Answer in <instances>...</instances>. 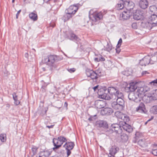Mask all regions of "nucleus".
<instances>
[{
	"label": "nucleus",
	"mask_w": 157,
	"mask_h": 157,
	"mask_svg": "<svg viewBox=\"0 0 157 157\" xmlns=\"http://www.w3.org/2000/svg\"><path fill=\"white\" fill-rule=\"evenodd\" d=\"M62 1V0H54V2L55 3L58 2H61Z\"/></svg>",
	"instance_id": "338daca9"
},
{
	"label": "nucleus",
	"mask_w": 157,
	"mask_h": 157,
	"mask_svg": "<svg viewBox=\"0 0 157 157\" xmlns=\"http://www.w3.org/2000/svg\"><path fill=\"white\" fill-rule=\"evenodd\" d=\"M70 36L71 40L76 42H79L80 40L78 37L73 33H71L70 34Z\"/></svg>",
	"instance_id": "cd10ccee"
},
{
	"label": "nucleus",
	"mask_w": 157,
	"mask_h": 157,
	"mask_svg": "<svg viewBox=\"0 0 157 157\" xmlns=\"http://www.w3.org/2000/svg\"><path fill=\"white\" fill-rule=\"evenodd\" d=\"M138 143L141 147H143L144 142H143L142 140H140L138 141Z\"/></svg>",
	"instance_id": "a18cd8bd"
},
{
	"label": "nucleus",
	"mask_w": 157,
	"mask_h": 157,
	"mask_svg": "<svg viewBox=\"0 0 157 157\" xmlns=\"http://www.w3.org/2000/svg\"><path fill=\"white\" fill-rule=\"evenodd\" d=\"M149 21L153 27L155 26L157 23V15L155 14L151 15L149 18Z\"/></svg>",
	"instance_id": "dca6fc26"
},
{
	"label": "nucleus",
	"mask_w": 157,
	"mask_h": 157,
	"mask_svg": "<svg viewBox=\"0 0 157 157\" xmlns=\"http://www.w3.org/2000/svg\"><path fill=\"white\" fill-rule=\"evenodd\" d=\"M0 140L2 142H4L6 140V135L5 134H1L0 135Z\"/></svg>",
	"instance_id": "4c0bfd02"
},
{
	"label": "nucleus",
	"mask_w": 157,
	"mask_h": 157,
	"mask_svg": "<svg viewBox=\"0 0 157 157\" xmlns=\"http://www.w3.org/2000/svg\"><path fill=\"white\" fill-rule=\"evenodd\" d=\"M136 111L138 112L145 114L147 112L144 104L143 102H141L139 106L136 108Z\"/></svg>",
	"instance_id": "ddd939ff"
},
{
	"label": "nucleus",
	"mask_w": 157,
	"mask_h": 157,
	"mask_svg": "<svg viewBox=\"0 0 157 157\" xmlns=\"http://www.w3.org/2000/svg\"><path fill=\"white\" fill-rule=\"evenodd\" d=\"M124 96L123 93L120 96H119L117 97L116 99H115L116 100V102H117L119 104H121L123 105H124V101L123 99Z\"/></svg>",
	"instance_id": "a878e982"
},
{
	"label": "nucleus",
	"mask_w": 157,
	"mask_h": 157,
	"mask_svg": "<svg viewBox=\"0 0 157 157\" xmlns=\"http://www.w3.org/2000/svg\"><path fill=\"white\" fill-rule=\"evenodd\" d=\"M68 104L67 102H65L64 103V107H65L67 109Z\"/></svg>",
	"instance_id": "680f3d73"
},
{
	"label": "nucleus",
	"mask_w": 157,
	"mask_h": 157,
	"mask_svg": "<svg viewBox=\"0 0 157 157\" xmlns=\"http://www.w3.org/2000/svg\"><path fill=\"white\" fill-rule=\"evenodd\" d=\"M152 153L154 155L157 156V150L156 149H153Z\"/></svg>",
	"instance_id": "603ef678"
},
{
	"label": "nucleus",
	"mask_w": 157,
	"mask_h": 157,
	"mask_svg": "<svg viewBox=\"0 0 157 157\" xmlns=\"http://www.w3.org/2000/svg\"><path fill=\"white\" fill-rule=\"evenodd\" d=\"M66 150H67V157H68L71 153V150H70V149H66Z\"/></svg>",
	"instance_id": "6e6d98bb"
},
{
	"label": "nucleus",
	"mask_w": 157,
	"mask_h": 157,
	"mask_svg": "<svg viewBox=\"0 0 157 157\" xmlns=\"http://www.w3.org/2000/svg\"><path fill=\"white\" fill-rule=\"evenodd\" d=\"M14 104L16 105H18L20 104V101L19 100H18L17 99L14 100Z\"/></svg>",
	"instance_id": "4d7b16f0"
},
{
	"label": "nucleus",
	"mask_w": 157,
	"mask_h": 157,
	"mask_svg": "<svg viewBox=\"0 0 157 157\" xmlns=\"http://www.w3.org/2000/svg\"><path fill=\"white\" fill-rule=\"evenodd\" d=\"M151 85L156 86L157 85V79L154 80L149 82Z\"/></svg>",
	"instance_id": "37998d69"
},
{
	"label": "nucleus",
	"mask_w": 157,
	"mask_h": 157,
	"mask_svg": "<svg viewBox=\"0 0 157 157\" xmlns=\"http://www.w3.org/2000/svg\"><path fill=\"white\" fill-rule=\"evenodd\" d=\"M48 108H43L40 115L42 116L44 115H46V113L48 110Z\"/></svg>",
	"instance_id": "58836bf2"
},
{
	"label": "nucleus",
	"mask_w": 157,
	"mask_h": 157,
	"mask_svg": "<svg viewBox=\"0 0 157 157\" xmlns=\"http://www.w3.org/2000/svg\"><path fill=\"white\" fill-rule=\"evenodd\" d=\"M46 86H43L41 87V90L43 92H45L46 90Z\"/></svg>",
	"instance_id": "864d4df0"
},
{
	"label": "nucleus",
	"mask_w": 157,
	"mask_h": 157,
	"mask_svg": "<svg viewBox=\"0 0 157 157\" xmlns=\"http://www.w3.org/2000/svg\"><path fill=\"white\" fill-rule=\"evenodd\" d=\"M148 5V2L147 0H140L139 2L140 7L142 9L147 8Z\"/></svg>",
	"instance_id": "5701e85b"
},
{
	"label": "nucleus",
	"mask_w": 157,
	"mask_h": 157,
	"mask_svg": "<svg viewBox=\"0 0 157 157\" xmlns=\"http://www.w3.org/2000/svg\"><path fill=\"white\" fill-rule=\"evenodd\" d=\"M52 152L51 149H45L43 151H40L39 157H49Z\"/></svg>",
	"instance_id": "4468645a"
},
{
	"label": "nucleus",
	"mask_w": 157,
	"mask_h": 157,
	"mask_svg": "<svg viewBox=\"0 0 157 157\" xmlns=\"http://www.w3.org/2000/svg\"><path fill=\"white\" fill-rule=\"evenodd\" d=\"M81 6L79 3L74 4L70 6L68 9H66L65 12H67L74 15L78 10V8Z\"/></svg>",
	"instance_id": "423d86ee"
},
{
	"label": "nucleus",
	"mask_w": 157,
	"mask_h": 157,
	"mask_svg": "<svg viewBox=\"0 0 157 157\" xmlns=\"http://www.w3.org/2000/svg\"><path fill=\"white\" fill-rule=\"evenodd\" d=\"M138 83L137 82H132L128 85L125 88L126 90L128 89V91L133 92L137 88Z\"/></svg>",
	"instance_id": "9b49d317"
},
{
	"label": "nucleus",
	"mask_w": 157,
	"mask_h": 157,
	"mask_svg": "<svg viewBox=\"0 0 157 157\" xmlns=\"http://www.w3.org/2000/svg\"><path fill=\"white\" fill-rule=\"evenodd\" d=\"M104 132L106 135H109L112 134L113 132V130L111 128V126L110 128H108V129H107L106 130H104Z\"/></svg>",
	"instance_id": "f704fd0d"
},
{
	"label": "nucleus",
	"mask_w": 157,
	"mask_h": 157,
	"mask_svg": "<svg viewBox=\"0 0 157 157\" xmlns=\"http://www.w3.org/2000/svg\"><path fill=\"white\" fill-rule=\"evenodd\" d=\"M138 93L140 94L144 93L147 91V90L144 89V87H138L137 89Z\"/></svg>",
	"instance_id": "c9c22d12"
},
{
	"label": "nucleus",
	"mask_w": 157,
	"mask_h": 157,
	"mask_svg": "<svg viewBox=\"0 0 157 157\" xmlns=\"http://www.w3.org/2000/svg\"><path fill=\"white\" fill-rule=\"evenodd\" d=\"M112 106L115 109L121 110L124 108V105L119 104L116 101H113L112 103Z\"/></svg>",
	"instance_id": "a211bd4d"
},
{
	"label": "nucleus",
	"mask_w": 157,
	"mask_h": 157,
	"mask_svg": "<svg viewBox=\"0 0 157 157\" xmlns=\"http://www.w3.org/2000/svg\"><path fill=\"white\" fill-rule=\"evenodd\" d=\"M52 142L54 147L53 148L54 150L59 149L62 145L58 138H53Z\"/></svg>",
	"instance_id": "aec40b11"
},
{
	"label": "nucleus",
	"mask_w": 157,
	"mask_h": 157,
	"mask_svg": "<svg viewBox=\"0 0 157 157\" xmlns=\"http://www.w3.org/2000/svg\"><path fill=\"white\" fill-rule=\"evenodd\" d=\"M132 27L134 29H136L137 27L136 23L135 22L132 23Z\"/></svg>",
	"instance_id": "49530a36"
},
{
	"label": "nucleus",
	"mask_w": 157,
	"mask_h": 157,
	"mask_svg": "<svg viewBox=\"0 0 157 157\" xmlns=\"http://www.w3.org/2000/svg\"><path fill=\"white\" fill-rule=\"evenodd\" d=\"M149 56H146L140 60L139 62V64L141 66H146L150 63Z\"/></svg>",
	"instance_id": "f3484780"
},
{
	"label": "nucleus",
	"mask_w": 157,
	"mask_h": 157,
	"mask_svg": "<svg viewBox=\"0 0 157 157\" xmlns=\"http://www.w3.org/2000/svg\"><path fill=\"white\" fill-rule=\"evenodd\" d=\"M37 149L38 148L35 146H33L32 147V151L33 152V155H35L36 153Z\"/></svg>",
	"instance_id": "79ce46f5"
},
{
	"label": "nucleus",
	"mask_w": 157,
	"mask_h": 157,
	"mask_svg": "<svg viewBox=\"0 0 157 157\" xmlns=\"http://www.w3.org/2000/svg\"><path fill=\"white\" fill-rule=\"evenodd\" d=\"M139 13V11H137L133 15V18L135 20H138L143 19V16L141 12Z\"/></svg>",
	"instance_id": "c85d7f7f"
},
{
	"label": "nucleus",
	"mask_w": 157,
	"mask_h": 157,
	"mask_svg": "<svg viewBox=\"0 0 157 157\" xmlns=\"http://www.w3.org/2000/svg\"><path fill=\"white\" fill-rule=\"evenodd\" d=\"M63 57L61 56L55 55H50L48 56L47 57L44 58L43 60L44 63H46L49 66V70L52 71L56 67L55 63L62 60Z\"/></svg>",
	"instance_id": "f257e3e1"
},
{
	"label": "nucleus",
	"mask_w": 157,
	"mask_h": 157,
	"mask_svg": "<svg viewBox=\"0 0 157 157\" xmlns=\"http://www.w3.org/2000/svg\"><path fill=\"white\" fill-rule=\"evenodd\" d=\"M108 92L109 93V100L110 99H116L118 96H121L123 93L121 92L118 87L117 86H109L108 87Z\"/></svg>",
	"instance_id": "f03ea898"
},
{
	"label": "nucleus",
	"mask_w": 157,
	"mask_h": 157,
	"mask_svg": "<svg viewBox=\"0 0 157 157\" xmlns=\"http://www.w3.org/2000/svg\"><path fill=\"white\" fill-rule=\"evenodd\" d=\"M122 39L121 38H120V39L118 41V44L117 45V47H120L121 46V43H122Z\"/></svg>",
	"instance_id": "c03bdc74"
},
{
	"label": "nucleus",
	"mask_w": 157,
	"mask_h": 157,
	"mask_svg": "<svg viewBox=\"0 0 157 157\" xmlns=\"http://www.w3.org/2000/svg\"><path fill=\"white\" fill-rule=\"evenodd\" d=\"M149 73L147 71H143L142 72V75H146V74H148Z\"/></svg>",
	"instance_id": "bf43d9fd"
},
{
	"label": "nucleus",
	"mask_w": 157,
	"mask_h": 157,
	"mask_svg": "<svg viewBox=\"0 0 157 157\" xmlns=\"http://www.w3.org/2000/svg\"><path fill=\"white\" fill-rule=\"evenodd\" d=\"M157 59V57L155 55L152 56L151 58H149V61H150V63L153 64L154 62H155Z\"/></svg>",
	"instance_id": "e433bc0d"
},
{
	"label": "nucleus",
	"mask_w": 157,
	"mask_h": 157,
	"mask_svg": "<svg viewBox=\"0 0 157 157\" xmlns=\"http://www.w3.org/2000/svg\"><path fill=\"white\" fill-rule=\"evenodd\" d=\"M116 52L117 53H119L120 52V49L119 48L120 47H117V46H116Z\"/></svg>",
	"instance_id": "13d9d810"
},
{
	"label": "nucleus",
	"mask_w": 157,
	"mask_h": 157,
	"mask_svg": "<svg viewBox=\"0 0 157 157\" xmlns=\"http://www.w3.org/2000/svg\"><path fill=\"white\" fill-rule=\"evenodd\" d=\"M124 2L123 0H121L116 5V8L117 10H122L124 7Z\"/></svg>",
	"instance_id": "c756f323"
},
{
	"label": "nucleus",
	"mask_w": 157,
	"mask_h": 157,
	"mask_svg": "<svg viewBox=\"0 0 157 157\" xmlns=\"http://www.w3.org/2000/svg\"><path fill=\"white\" fill-rule=\"evenodd\" d=\"M12 95L13 100H16V99H17V96L15 93H13L12 94Z\"/></svg>",
	"instance_id": "5fc2aeb1"
},
{
	"label": "nucleus",
	"mask_w": 157,
	"mask_h": 157,
	"mask_svg": "<svg viewBox=\"0 0 157 157\" xmlns=\"http://www.w3.org/2000/svg\"><path fill=\"white\" fill-rule=\"evenodd\" d=\"M122 128L127 132L130 133L133 131V128L131 125L127 123H124V124L121 123Z\"/></svg>",
	"instance_id": "412c9836"
},
{
	"label": "nucleus",
	"mask_w": 157,
	"mask_h": 157,
	"mask_svg": "<svg viewBox=\"0 0 157 157\" xmlns=\"http://www.w3.org/2000/svg\"><path fill=\"white\" fill-rule=\"evenodd\" d=\"M94 60L96 62H99L98 56L94 59Z\"/></svg>",
	"instance_id": "69168bd1"
},
{
	"label": "nucleus",
	"mask_w": 157,
	"mask_h": 157,
	"mask_svg": "<svg viewBox=\"0 0 157 157\" xmlns=\"http://www.w3.org/2000/svg\"><path fill=\"white\" fill-rule=\"evenodd\" d=\"M65 14L62 17V19L64 20V22L69 20L70 18H72L74 16L67 12H65Z\"/></svg>",
	"instance_id": "bb28decb"
},
{
	"label": "nucleus",
	"mask_w": 157,
	"mask_h": 157,
	"mask_svg": "<svg viewBox=\"0 0 157 157\" xmlns=\"http://www.w3.org/2000/svg\"><path fill=\"white\" fill-rule=\"evenodd\" d=\"M106 103L102 100H98L95 101L94 105L97 109H101L104 108L106 105Z\"/></svg>",
	"instance_id": "2eb2a0df"
},
{
	"label": "nucleus",
	"mask_w": 157,
	"mask_h": 157,
	"mask_svg": "<svg viewBox=\"0 0 157 157\" xmlns=\"http://www.w3.org/2000/svg\"><path fill=\"white\" fill-rule=\"evenodd\" d=\"M112 49V46L111 45L109 44H107L106 47L105 48V50L109 52Z\"/></svg>",
	"instance_id": "a19ab883"
},
{
	"label": "nucleus",
	"mask_w": 157,
	"mask_h": 157,
	"mask_svg": "<svg viewBox=\"0 0 157 157\" xmlns=\"http://www.w3.org/2000/svg\"><path fill=\"white\" fill-rule=\"evenodd\" d=\"M133 7L134 6L132 2L130 3L129 2H128L126 10L122 12V17L123 19L127 20L132 16V13L130 11L133 9Z\"/></svg>",
	"instance_id": "7ed1b4c3"
},
{
	"label": "nucleus",
	"mask_w": 157,
	"mask_h": 157,
	"mask_svg": "<svg viewBox=\"0 0 157 157\" xmlns=\"http://www.w3.org/2000/svg\"><path fill=\"white\" fill-rule=\"evenodd\" d=\"M115 114L119 119H121L123 121V122H121V123L124 124V123H126V122H128L130 120L129 117L128 115L126 114L123 113L121 112H117L115 113Z\"/></svg>",
	"instance_id": "6e6552de"
},
{
	"label": "nucleus",
	"mask_w": 157,
	"mask_h": 157,
	"mask_svg": "<svg viewBox=\"0 0 157 157\" xmlns=\"http://www.w3.org/2000/svg\"><path fill=\"white\" fill-rule=\"evenodd\" d=\"M28 56H29V55H28V53H25V56L26 58H28Z\"/></svg>",
	"instance_id": "774afa93"
},
{
	"label": "nucleus",
	"mask_w": 157,
	"mask_h": 157,
	"mask_svg": "<svg viewBox=\"0 0 157 157\" xmlns=\"http://www.w3.org/2000/svg\"><path fill=\"white\" fill-rule=\"evenodd\" d=\"M113 111L111 108H105L102 110L101 113L103 115H109L112 114Z\"/></svg>",
	"instance_id": "b1692460"
},
{
	"label": "nucleus",
	"mask_w": 157,
	"mask_h": 157,
	"mask_svg": "<svg viewBox=\"0 0 157 157\" xmlns=\"http://www.w3.org/2000/svg\"><path fill=\"white\" fill-rule=\"evenodd\" d=\"M21 11V10H19L17 12L16 14V18H18L19 14L20 13Z\"/></svg>",
	"instance_id": "052dcab7"
},
{
	"label": "nucleus",
	"mask_w": 157,
	"mask_h": 157,
	"mask_svg": "<svg viewBox=\"0 0 157 157\" xmlns=\"http://www.w3.org/2000/svg\"><path fill=\"white\" fill-rule=\"evenodd\" d=\"M140 25L142 27L149 30L151 29L153 27L152 24H151L149 21L147 22L143 21L141 22Z\"/></svg>",
	"instance_id": "4be33fe9"
},
{
	"label": "nucleus",
	"mask_w": 157,
	"mask_h": 157,
	"mask_svg": "<svg viewBox=\"0 0 157 157\" xmlns=\"http://www.w3.org/2000/svg\"><path fill=\"white\" fill-rule=\"evenodd\" d=\"M135 140H133V142H134V143H136L137 142V140L140 137V133L139 132H136L135 134Z\"/></svg>",
	"instance_id": "ea45409f"
},
{
	"label": "nucleus",
	"mask_w": 157,
	"mask_h": 157,
	"mask_svg": "<svg viewBox=\"0 0 157 157\" xmlns=\"http://www.w3.org/2000/svg\"><path fill=\"white\" fill-rule=\"evenodd\" d=\"M106 91H108V88L105 86L98 89L97 93L99 97L106 100H109V96L108 94V92Z\"/></svg>",
	"instance_id": "20e7f679"
},
{
	"label": "nucleus",
	"mask_w": 157,
	"mask_h": 157,
	"mask_svg": "<svg viewBox=\"0 0 157 157\" xmlns=\"http://www.w3.org/2000/svg\"><path fill=\"white\" fill-rule=\"evenodd\" d=\"M90 17L92 21L93 22H98L99 20H101L103 17V15L100 12L98 13H94Z\"/></svg>",
	"instance_id": "9d476101"
},
{
	"label": "nucleus",
	"mask_w": 157,
	"mask_h": 157,
	"mask_svg": "<svg viewBox=\"0 0 157 157\" xmlns=\"http://www.w3.org/2000/svg\"><path fill=\"white\" fill-rule=\"evenodd\" d=\"M121 140L123 142H126L128 140V136L125 134L123 133L121 136Z\"/></svg>",
	"instance_id": "2f4dec72"
},
{
	"label": "nucleus",
	"mask_w": 157,
	"mask_h": 157,
	"mask_svg": "<svg viewBox=\"0 0 157 157\" xmlns=\"http://www.w3.org/2000/svg\"><path fill=\"white\" fill-rule=\"evenodd\" d=\"M54 125H52L50 126L47 125L46 126V127L48 128H53Z\"/></svg>",
	"instance_id": "e2e57ef3"
},
{
	"label": "nucleus",
	"mask_w": 157,
	"mask_h": 157,
	"mask_svg": "<svg viewBox=\"0 0 157 157\" xmlns=\"http://www.w3.org/2000/svg\"><path fill=\"white\" fill-rule=\"evenodd\" d=\"M93 89L94 91H98V89L99 88V85H98L93 87Z\"/></svg>",
	"instance_id": "3c124183"
},
{
	"label": "nucleus",
	"mask_w": 157,
	"mask_h": 157,
	"mask_svg": "<svg viewBox=\"0 0 157 157\" xmlns=\"http://www.w3.org/2000/svg\"><path fill=\"white\" fill-rule=\"evenodd\" d=\"M75 146V144L73 142H66L63 145V147L66 148V149H70L72 150Z\"/></svg>",
	"instance_id": "393cba45"
},
{
	"label": "nucleus",
	"mask_w": 157,
	"mask_h": 157,
	"mask_svg": "<svg viewBox=\"0 0 157 157\" xmlns=\"http://www.w3.org/2000/svg\"><path fill=\"white\" fill-rule=\"evenodd\" d=\"M96 115H95L94 116H90L88 119V120L90 121H94L95 120L94 117H96Z\"/></svg>",
	"instance_id": "8fccbe9b"
},
{
	"label": "nucleus",
	"mask_w": 157,
	"mask_h": 157,
	"mask_svg": "<svg viewBox=\"0 0 157 157\" xmlns=\"http://www.w3.org/2000/svg\"><path fill=\"white\" fill-rule=\"evenodd\" d=\"M67 69V70L70 73L73 72L75 71V69L74 68H68Z\"/></svg>",
	"instance_id": "de8ad7c7"
},
{
	"label": "nucleus",
	"mask_w": 157,
	"mask_h": 157,
	"mask_svg": "<svg viewBox=\"0 0 157 157\" xmlns=\"http://www.w3.org/2000/svg\"><path fill=\"white\" fill-rule=\"evenodd\" d=\"M98 71H94L89 69H87L86 71V74L87 76L93 80H96L101 76L100 73H98Z\"/></svg>",
	"instance_id": "39448f33"
},
{
	"label": "nucleus",
	"mask_w": 157,
	"mask_h": 157,
	"mask_svg": "<svg viewBox=\"0 0 157 157\" xmlns=\"http://www.w3.org/2000/svg\"><path fill=\"white\" fill-rule=\"evenodd\" d=\"M55 25V23H51L50 24V26L52 27V28L54 27Z\"/></svg>",
	"instance_id": "0e129e2a"
},
{
	"label": "nucleus",
	"mask_w": 157,
	"mask_h": 157,
	"mask_svg": "<svg viewBox=\"0 0 157 157\" xmlns=\"http://www.w3.org/2000/svg\"><path fill=\"white\" fill-rule=\"evenodd\" d=\"M139 93L137 92H131L128 95L129 99L136 102H138L140 101V98H139Z\"/></svg>",
	"instance_id": "1a4fd4ad"
},
{
	"label": "nucleus",
	"mask_w": 157,
	"mask_h": 157,
	"mask_svg": "<svg viewBox=\"0 0 157 157\" xmlns=\"http://www.w3.org/2000/svg\"><path fill=\"white\" fill-rule=\"evenodd\" d=\"M119 150V147L115 145L112 146L110 149L109 154L111 156L114 157Z\"/></svg>",
	"instance_id": "6ab92c4d"
},
{
	"label": "nucleus",
	"mask_w": 157,
	"mask_h": 157,
	"mask_svg": "<svg viewBox=\"0 0 157 157\" xmlns=\"http://www.w3.org/2000/svg\"><path fill=\"white\" fill-rule=\"evenodd\" d=\"M95 125L98 128H101L104 130L108 129L109 126L107 122L104 120H99L96 122Z\"/></svg>",
	"instance_id": "0eeeda50"
},
{
	"label": "nucleus",
	"mask_w": 157,
	"mask_h": 157,
	"mask_svg": "<svg viewBox=\"0 0 157 157\" xmlns=\"http://www.w3.org/2000/svg\"><path fill=\"white\" fill-rule=\"evenodd\" d=\"M150 111L154 114H157V105L153 106L151 108Z\"/></svg>",
	"instance_id": "72a5a7b5"
},
{
	"label": "nucleus",
	"mask_w": 157,
	"mask_h": 157,
	"mask_svg": "<svg viewBox=\"0 0 157 157\" xmlns=\"http://www.w3.org/2000/svg\"><path fill=\"white\" fill-rule=\"evenodd\" d=\"M111 128L116 134H120L122 133V130L120 124L117 123L113 124L111 125Z\"/></svg>",
	"instance_id": "f8f14e48"
},
{
	"label": "nucleus",
	"mask_w": 157,
	"mask_h": 157,
	"mask_svg": "<svg viewBox=\"0 0 157 157\" xmlns=\"http://www.w3.org/2000/svg\"><path fill=\"white\" fill-rule=\"evenodd\" d=\"M58 138V140L59 141V142L61 143L62 145L64 142L67 141L66 138L62 136H59Z\"/></svg>",
	"instance_id": "473e14b6"
},
{
	"label": "nucleus",
	"mask_w": 157,
	"mask_h": 157,
	"mask_svg": "<svg viewBox=\"0 0 157 157\" xmlns=\"http://www.w3.org/2000/svg\"><path fill=\"white\" fill-rule=\"evenodd\" d=\"M99 61H103L105 60V58L101 56V55H100L98 56Z\"/></svg>",
	"instance_id": "09e8293b"
},
{
	"label": "nucleus",
	"mask_w": 157,
	"mask_h": 157,
	"mask_svg": "<svg viewBox=\"0 0 157 157\" xmlns=\"http://www.w3.org/2000/svg\"><path fill=\"white\" fill-rule=\"evenodd\" d=\"M29 17L33 20L35 21L37 19V15L36 13L34 12H32L29 14Z\"/></svg>",
	"instance_id": "7c9ffc66"
}]
</instances>
